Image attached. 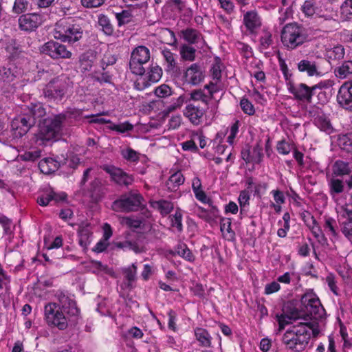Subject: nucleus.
<instances>
[{
	"label": "nucleus",
	"instance_id": "nucleus-1",
	"mask_svg": "<svg viewBox=\"0 0 352 352\" xmlns=\"http://www.w3.org/2000/svg\"><path fill=\"white\" fill-rule=\"evenodd\" d=\"M320 333L318 322H298L287 329L281 338V342L287 351L302 352L305 350L311 336L316 338Z\"/></svg>",
	"mask_w": 352,
	"mask_h": 352
},
{
	"label": "nucleus",
	"instance_id": "nucleus-2",
	"mask_svg": "<svg viewBox=\"0 0 352 352\" xmlns=\"http://www.w3.org/2000/svg\"><path fill=\"white\" fill-rule=\"evenodd\" d=\"M56 296L58 304L49 303L45 307V320L49 325L64 330L68 326L69 317L77 316L80 310L76 302L63 292L57 294Z\"/></svg>",
	"mask_w": 352,
	"mask_h": 352
},
{
	"label": "nucleus",
	"instance_id": "nucleus-3",
	"mask_svg": "<svg viewBox=\"0 0 352 352\" xmlns=\"http://www.w3.org/2000/svg\"><path fill=\"white\" fill-rule=\"evenodd\" d=\"M46 113L43 104L31 103L24 112L15 117L11 122V129L16 138L25 135L36 124L38 118L43 117Z\"/></svg>",
	"mask_w": 352,
	"mask_h": 352
},
{
	"label": "nucleus",
	"instance_id": "nucleus-4",
	"mask_svg": "<svg viewBox=\"0 0 352 352\" xmlns=\"http://www.w3.org/2000/svg\"><path fill=\"white\" fill-rule=\"evenodd\" d=\"M67 117L66 114L60 113L41 121L38 124V133L36 135V142L46 145L48 142L58 140L62 131V124Z\"/></svg>",
	"mask_w": 352,
	"mask_h": 352
},
{
	"label": "nucleus",
	"instance_id": "nucleus-5",
	"mask_svg": "<svg viewBox=\"0 0 352 352\" xmlns=\"http://www.w3.org/2000/svg\"><path fill=\"white\" fill-rule=\"evenodd\" d=\"M300 308L303 313V318H309L313 321L318 322L319 319L323 318L326 314L318 296L313 289H307L300 297Z\"/></svg>",
	"mask_w": 352,
	"mask_h": 352
},
{
	"label": "nucleus",
	"instance_id": "nucleus-6",
	"mask_svg": "<svg viewBox=\"0 0 352 352\" xmlns=\"http://www.w3.org/2000/svg\"><path fill=\"white\" fill-rule=\"evenodd\" d=\"M70 18H64L59 20L55 25L54 36L62 42L74 43L82 38V30L81 28L75 23Z\"/></svg>",
	"mask_w": 352,
	"mask_h": 352
},
{
	"label": "nucleus",
	"instance_id": "nucleus-7",
	"mask_svg": "<svg viewBox=\"0 0 352 352\" xmlns=\"http://www.w3.org/2000/svg\"><path fill=\"white\" fill-rule=\"evenodd\" d=\"M143 201L144 198L137 191H130L115 200L112 203L111 208L116 212L137 211L142 206Z\"/></svg>",
	"mask_w": 352,
	"mask_h": 352
},
{
	"label": "nucleus",
	"instance_id": "nucleus-8",
	"mask_svg": "<svg viewBox=\"0 0 352 352\" xmlns=\"http://www.w3.org/2000/svg\"><path fill=\"white\" fill-rule=\"evenodd\" d=\"M69 79L61 75L50 80L43 89L46 98L60 101L65 96L69 88Z\"/></svg>",
	"mask_w": 352,
	"mask_h": 352
},
{
	"label": "nucleus",
	"instance_id": "nucleus-9",
	"mask_svg": "<svg viewBox=\"0 0 352 352\" xmlns=\"http://www.w3.org/2000/svg\"><path fill=\"white\" fill-rule=\"evenodd\" d=\"M280 37L283 45L288 50L296 49L305 41L301 27L296 23L287 24L281 32Z\"/></svg>",
	"mask_w": 352,
	"mask_h": 352
},
{
	"label": "nucleus",
	"instance_id": "nucleus-10",
	"mask_svg": "<svg viewBox=\"0 0 352 352\" xmlns=\"http://www.w3.org/2000/svg\"><path fill=\"white\" fill-rule=\"evenodd\" d=\"M323 87L321 82L311 87L303 82H289L287 89L297 101L310 104L312 102L313 96L316 94L317 89H322Z\"/></svg>",
	"mask_w": 352,
	"mask_h": 352
},
{
	"label": "nucleus",
	"instance_id": "nucleus-11",
	"mask_svg": "<svg viewBox=\"0 0 352 352\" xmlns=\"http://www.w3.org/2000/svg\"><path fill=\"white\" fill-rule=\"evenodd\" d=\"M150 58L149 50L144 46H138L133 50L129 61L131 72L137 75H143L146 70L143 64Z\"/></svg>",
	"mask_w": 352,
	"mask_h": 352
},
{
	"label": "nucleus",
	"instance_id": "nucleus-12",
	"mask_svg": "<svg viewBox=\"0 0 352 352\" xmlns=\"http://www.w3.org/2000/svg\"><path fill=\"white\" fill-rule=\"evenodd\" d=\"M43 52L54 60L69 59L72 56V52L65 45L54 41H48L43 46Z\"/></svg>",
	"mask_w": 352,
	"mask_h": 352
},
{
	"label": "nucleus",
	"instance_id": "nucleus-13",
	"mask_svg": "<svg viewBox=\"0 0 352 352\" xmlns=\"http://www.w3.org/2000/svg\"><path fill=\"white\" fill-rule=\"evenodd\" d=\"M102 170L110 175L111 179L120 186H129L134 182L132 175L127 174L122 169L114 166L104 165Z\"/></svg>",
	"mask_w": 352,
	"mask_h": 352
},
{
	"label": "nucleus",
	"instance_id": "nucleus-14",
	"mask_svg": "<svg viewBox=\"0 0 352 352\" xmlns=\"http://www.w3.org/2000/svg\"><path fill=\"white\" fill-rule=\"evenodd\" d=\"M42 22V16L36 13L23 14L18 19L19 29L28 32L35 31Z\"/></svg>",
	"mask_w": 352,
	"mask_h": 352
},
{
	"label": "nucleus",
	"instance_id": "nucleus-15",
	"mask_svg": "<svg viewBox=\"0 0 352 352\" xmlns=\"http://www.w3.org/2000/svg\"><path fill=\"white\" fill-rule=\"evenodd\" d=\"M241 158L246 164H256L261 162L263 158V146L260 142H257L252 148L248 145L243 148L241 151Z\"/></svg>",
	"mask_w": 352,
	"mask_h": 352
},
{
	"label": "nucleus",
	"instance_id": "nucleus-16",
	"mask_svg": "<svg viewBox=\"0 0 352 352\" xmlns=\"http://www.w3.org/2000/svg\"><path fill=\"white\" fill-rule=\"evenodd\" d=\"M208 107H201L195 102L188 104L184 109V115L195 126H198L202 122Z\"/></svg>",
	"mask_w": 352,
	"mask_h": 352
},
{
	"label": "nucleus",
	"instance_id": "nucleus-17",
	"mask_svg": "<svg viewBox=\"0 0 352 352\" xmlns=\"http://www.w3.org/2000/svg\"><path fill=\"white\" fill-rule=\"evenodd\" d=\"M243 23L250 34H255L262 25L261 18L256 10H250L243 15Z\"/></svg>",
	"mask_w": 352,
	"mask_h": 352
},
{
	"label": "nucleus",
	"instance_id": "nucleus-18",
	"mask_svg": "<svg viewBox=\"0 0 352 352\" xmlns=\"http://www.w3.org/2000/svg\"><path fill=\"white\" fill-rule=\"evenodd\" d=\"M204 74L199 63H193L188 67L184 73L186 82L197 85L204 80Z\"/></svg>",
	"mask_w": 352,
	"mask_h": 352
},
{
	"label": "nucleus",
	"instance_id": "nucleus-19",
	"mask_svg": "<svg viewBox=\"0 0 352 352\" xmlns=\"http://www.w3.org/2000/svg\"><path fill=\"white\" fill-rule=\"evenodd\" d=\"M318 30L329 33L338 30L340 23L329 16H319L316 19Z\"/></svg>",
	"mask_w": 352,
	"mask_h": 352
},
{
	"label": "nucleus",
	"instance_id": "nucleus-20",
	"mask_svg": "<svg viewBox=\"0 0 352 352\" xmlns=\"http://www.w3.org/2000/svg\"><path fill=\"white\" fill-rule=\"evenodd\" d=\"M185 178L181 170L174 171L165 183V187L169 192H176L184 183Z\"/></svg>",
	"mask_w": 352,
	"mask_h": 352
},
{
	"label": "nucleus",
	"instance_id": "nucleus-21",
	"mask_svg": "<svg viewBox=\"0 0 352 352\" xmlns=\"http://www.w3.org/2000/svg\"><path fill=\"white\" fill-rule=\"evenodd\" d=\"M136 266L133 264L126 268L123 269L122 272L124 275V287H121L123 289L131 290L135 287L134 283L136 280Z\"/></svg>",
	"mask_w": 352,
	"mask_h": 352
},
{
	"label": "nucleus",
	"instance_id": "nucleus-22",
	"mask_svg": "<svg viewBox=\"0 0 352 352\" xmlns=\"http://www.w3.org/2000/svg\"><path fill=\"white\" fill-rule=\"evenodd\" d=\"M337 101L341 107L352 112V91L348 90V88L340 87Z\"/></svg>",
	"mask_w": 352,
	"mask_h": 352
},
{
	"label": "nucleus",
	"instance_id": "nucleus-23",
	"mask_svg": "<svg viewBox=\"0 0 352 352\" xmlns=\"http://www.w3.org/2000/svg\"><path fill=\"white\" fill-rule=\"evenodd\" d=\"M180 36L188 45H193L197 43L200 39H203L201 33L192 28H187L180 31Z\"/></svg>",
	"mask_w": 352,
	"mask_h": 352
},
{
	"label": "nucleus",
	"instance_id": "nucleus-24",
	"mask_svg": "<svg viewBox=\"0 0 352 352\" xmlns=\"http://www.w3.org/2000/svg\"><path fill=\"white\" fill-rule=\"evenodd\" d=\"M283 312L289 317V319H298L303 318L302 309H300L296 307V302L294 300H289L284 303Z\"/></svg>",
	"mask_w": 352,
	"mask_h": 352
},
{
	"label": "nucleus",
	"instance_id": "nucleus-25",
	"mask_svg": "<svg viewBox=\"0 0 352 352\" xmlns=\"http://www.w3.org/2000/svg\"><path fill=\"white\" fill-rule=\"evenodd\" d=\"M171 88L166 85L162 84L157 87H155V108L160 109V106L164 104V100L168 99L172 95Z\"/></svg>",
	"mask_w": 352,
	"mask_h": 352
},
{
	"label": "nucleus",
	"instance_id": "nucleus-26",
	"mask_svg": "<svg viewBox=\"0 0 352 352\" xmlns=\"http://www.w3.org/2000/svg\"><path fill=\"white\" fill-rule=\"evenodd\" d=\"M60 166V162L53 158H45L38 163L40 170L46 175L54 173Z\"/></svg>",
	"mask_w": 352,
	"mask_h": 352
},
{
	"label": "nucleus",
	"instance_id": "nucleus-27",
	"mask_svg": "<svg viewBox=\"0 0 352 352\" xmlns=\"http://www.w3.org/2000/svg\"><path fill=\"white\" fill-rule=\"evenodd\" d=\"M301 217L305 221V224L309 228L313 235L316 238H318L322 232L320 227L315 217L312 216L309 212H304L301 214Z\"/></svg>",
	"mask_w": 352,
	"mask_h": 352
},
{
	"label": "nucleus",
	"instance_id": "nucleus-28",
	"mask_svg": "<svg viewBox=\"0 0 352 352\" xmlns=\"http://www.w3.org/2000/svg\"><path fill=\"white\" fill-rule=\"evenodd\" d=\"M194 332L199 346L202 347H210L212 346V337L208 330L202 327H196Z\"/></svg>",
	"mask_w": 352,
	"mask_h": 352
},
{
	"label": "nucleus",
	"instance_id": "nucleus-29",
	"mask_svg": "<svg viewBox=\"0 0 352 352\" xmlns=\"http://www.w3.org/2000/svg\"><path fill=\"white\" fill-rule=\"evenodd\" d=\"M78 234L79 245L82 248L83 250H86L91 241L92 232L89 227L88 226L80 227Z\"/></svg>",
	"mask_w": 352,
	"mask_h": 352
},
{
	"label": "nucleus",
	"instance_id": "nucleus-30",
	"mask_svg": "<svg viewBox=\"0 0 352 352\" xmlns=\"http://www.w3.org/2000/svg\"><path fill=\"white\" fill-rule=\"evenodd\" d=\"M298 69L300 72H306L309 76H318L320 74L316 63L307 59L301 60L298 63Z\"/></svg>",
	"mask_w": 352,
	"mask_h": 352
},
{
	"label": "nucleus",
	"instance_id": "nucleus-31",
	"mask_svg": "<svg viewBox=\"0 0 352 352\" xmlns=\"http://www.w3.org/2000/svg\"><path fill=\"white\" fill-rule=\"evenodd\" d=\"M158 40L165 44L173 45L177 43L173 31L168 28H160L157 32Z\"/></svg>",
	"mask_w": 352,
	"mask_h": 352
},
{
	"label": "nucleus",
	"instance_id": "nucleus-32",
	"mask_svg": "<svg viewBox=\"0 0 352 352\" xmlns=\"http://www.w3.org/2000/svg\"><path fill=\"white\" fill-rule=\"evenodd\" d=\"M332 171L335 176L342 177L351 173V168L349 162L338 160L333 164Z\"/></svg>",
	"mask_w": 352,
	"mask_h": 352
},
{
	"label": "nucleus",
	"instance_id": "nucleus-33",
	"mask_svg": "<svg viewBox=\"0 0 352 352\" xmlns=\"http://www.w3.org/2000/svg\"><path fill=\"white\" fill-rule=\"evenodd\" d=\"M174 209V204L170 201L164 199L155 201V210L160 212L162 217H166Z\"/></svg>",
	"mask_w": 352,
	"mask_h": 352
},
{
	"label": "nucleus",
	"instance_id": "nucleus-34",
	"mask_svg": "<svg viewBox=\"0 0 352 352\" xmlns=\"http://www.w3.org/2000/svg\"><path fill=\"white\" fill-rule=\"evenodd\" d=\"M196 49L192 45L182 44L179 47L181 58L184 61L193 62L196 58Z\"/></svg>",
	"mask_w": 352,
	"mask_h": 352
},
{
	"label": "nucleus",
	"instance_id": "nucleus-35",
	"mask_svg": "<svg viewBox=\"0 0 352 352\" xmlns=\"http://www.w3.org/2000/svg\"><path fill=\"white\" fill-rule=\"evenodd\" d=\"M231 219L226 217H220V230L224 235L225 238L231 241L234 239L235 233L231 228Z\"/></svg>",
	"mask_w": 352,
	"mask_h": 352
},
{
	"label": "nucleus",
	"instance_id": "nucleus-36",
	"mask_svg": "<svg viewBox=\"0 0 352 352\" xmlns=\"http://www.w3.org/2000/svg\"><path fill=\"white\" fill-rule=\"evenodd\" d=\"M223 63L221 58L215 56L210 69V76L213 80L221 81Z\"/></svg>",
	"mask_w": 352,
	"mask_h": 352
},
{
	"label": "nucleus",
	"instance_id": "nucleus-37",
	"mask_svg": "<svg viewBox=\"0 0 352 352\" xmlns=\"http://www.w3.org/2000/svg\"><path fill=\"white\" fill-rule=\"evenodd\" d=\"M175 252L186 261L193 263L195 261V256L184 243H179L176 246Z\"/></svg>",
	"mask_w": 352,
	"mask_h": 352
},
{
	"label": "nucleus",
	"instance_id": "nucleus-38",
	"mask_svg": "<svg viewBox=\"0 0 352 352\" xmlns=\"http://www.w3.org/2000/svg\"><path fill=\"white\" fill-rule=\"evenodd\" d=\"M168 219H170V226L172 228H175L178 232H182L183 231V214L180 208H177L173 214H169Z\"/></svg>",
	"mask_w": 352,
	"mask_h": 352
},
{
	"label": "nucleus",
	"instance_id": "nucleus-39",
	"mask_svg": "<svg viewBox=\"0 0 352 352\" xmlns=\"http://www.w3.org/2000/svg\"><path fill=\"white\" fill-rule=\"evenodd\" d=\"M329 194L334 197L344 192V186L343 181L340 179L332 178L328 183Z\"/></svg>",
	"mask_w": 352,
	"mask_h": 352
},
{
	"label": "nucleus",
	"instance_id": "nucleus-40",
	"mask_svg": "<svg viewBox=\"0 0 352 352\" xmlns=\"http://www.w3.org/2000/svg\"><path fill=\"white\" fill-rule=\"evenodd\" d=\"M336 76L340 78H346L352 75V60H345L335 69Z\"/></svg>",
	"mask_w": 352,
	"mask_h": 352
},
{
	"label": "nucleus",
	"instance_id": "nucleus-41",
	"mask_svg": "<svg viewBox=\"0 0 352 352\" xmlns=\"http://www.w3.org/2000/svg\"><path fill=\"white\" fill-rule=\"evenodd\" d=\"M190 99L197 103L198 101H201L206 107H208L209 102L211 100L210 98H208V94L204 92V89H195L190 93Z\"/></svg>",
	"mask_w": 352,
	"mask_h": 352
},
{
	"label": "nucleus",
	"instance_id": "nucleus-42",
	"mask_svg": "<svg viewBox=\"0 0 352 352\" xmlns=\"http://www.w3.org/2000/svg\"><path fill=\"white\" fill-rule=\"evenodd\" d=\"M340 148L346 153H352V133L340 137L338 140Z\"/></svg>",
	"mask_w": 352,
	"mask_h": 352
},
{
	"label": "nucleus",
	"instance_id": "nucleus-43",
	"mask_svg": "<svg viewBox=\"0 0 352 352\" xmlns=\"http://www.w3.org/2000/svg\"><path fill=\"white\" fill-rule=\"evenodd\" d=\"M250 195L248 190H243L240 192L238 201L240 206V213L242 214L248 210L250 205Z\"/></svg>",
	"mask_w": 352,
	"mask_h": 352
},
{
	"label": "nucleus",
	"instance_id": "nucleus-44",
	"mask_svg": "<svg viewBox=\"0 0 352 352\" xmlns=\"http://www.w3.org/2000/svg\"><path fill=\"white\" fill-rule=\"evenodd\" d=\"M80 69L82 73L91 70L93 66V60L87 53H84L79 56Z\"/></svg>",
	"mask_w": 352,
	"mask_h": 352
},
{
	"label": "nucleus",
	"instance_id": "nucleus-45",
	"mask_svg": "<svg viewBox=\"0 0 352 352\" xmlns=\"http://www.w3.org/2000/svg\"><path fill=\"white\" fill-rule=\"evenodd\" d=\"M296 147L294 144H292L287 142L285 139H283L277 142L276 150L280 155H288L294 148Z\"/></svg>",
	"mask_w": 352,
	"mask_h": 352
},
{
	"label": "nucleus",
	"instance_id": "nucleus-46",
	"mask_svg": "<svg viewBox=\"0 0 352 352\" xmlns=\"http://www.w3.org/2000/svg\"><path fill=\"white\" fill-rule=\"evenodd\" d=\"M278 63L280 69L283 73L284 78L285 80L287 87H288L289 82L294 83V81L292 79V74L289 72L287 65L284 59H283L282 58H278Z\"/></svg>",
	"mask_w": 352,
	"mask_h": 352
},
{
	"label": "nucleus",
	"instance_id": "nucleus-47",
	"mask_svg": "<svg viewBox=\"0 0 352 352\" xmlns=\"http://www.w3.org/2000/svg\"><path fill=\"white\" fill-rule=\"evenodd\" d=\"M98 24L102 27L103 32L107 35H111L113 32V25L110 23L109 18L104 15L101 14L98 18Z\"/></svg>",
	"mask_w": 352,
	"mask_h": 352
},
{
	"label": "nucleus",
	"instance_id": "nucleus-48",
	"mask_svg": "<svg viewBox=\"0 0 352 352\" xmlns=\"http://www.w3.org/2000/svg\"><path fill=\"white\" fill-rule=\"evenodd\" d=\"M240 107L246 115L253 116L255 113V108L253 104L245 96L241 98Z\"/></svg>",
	"mask_w": 352,
	"mask_h": 352
},
{
	"label": "nucleus",
	"instance_id": "nucleus-49",
	"mask_svg": "<svg viewBox=\"0 0 352 352\" xmlns=\"http://www.w3.org/2000/svg\"><path fill=\"white\" fill-rule=\"evenodd\" d=\"M316 10V0H306L302 6V12L308 16H313Z\"/></svg>",
	"mask_w": 352,
	"mask_h": 352
},
{
	"label": "nucleus",
	"instance_id": "nucleus-50",
	"mask_svg": "<svg viewBox=\"0 0 352 352\" xmlns=\"http://www.w3.org/2000/svg\"><path fill=\"white\" fill-rule=\"evenodd\" d=\"M29 1L28 0H15L12 12L15 14H20L28 10Z\"/></svg>",
	"mask_w": 352,
	"mask_h": 352
},
{
	"label": "nucleus",
	"instance_id": "nucleus-51",
	"mask_svg": "<svg viewBox=\"0 0 352 352\" xmlns=\"http://www.w3.org/2000/svg\"><path fill=\"white\" fill-rule=\"evenodd\" d=\"M162 54L167 63L168 69H173L176 67L175 54L169 50H163Z\"/></svg>",
	"mask_w": 352,
	"mask_h": 352
},
{
	"label": "nucleus",
	"instance_id": "nucleus-52",
	"mask_svg": "<svg viewBox=\"0 0 352 352\" xmlns=\"http://www.w3.org/2000/svg\"><path fill=\"white\" fill-rule=\"evenodd\" d=\"M240 125V121L236 120L230 127V134L227 138V142L229 143L230 145H232L234 144V139L236 138V135L239 133V129Z\"/></svg>",
	"mask_w": 352,
	"mask_h": 352
},
{
	"label": "nucleus",
	"instance_id": "nucleus-53",
	"mask_svg": "<svg viewBox=\"0 0 352 352\" xmlns=\"http://www.w3.org/2000/svg\"><path fill=\"white\" fill-rule=\"evenodd\" d=\"M272 35L267 30L263 31V35L260 38V45L264 50H267L272 44Z\"/></svg>",
	"mask_w": 352,
	"mask_h": 352
},
{
	"label": "nucleus",
	"instance_id": "nucleus-54",
	"mask_svg": "<svg viewBox=\"0 0 352 352\" xmlns=\"http://www.w3.org/2000/svg\"><path fill=\"white\" fill-rule=\"evenodd\" d=\"M19 157L21 160L25 162H34L41 157V151H28L19 155Z\"/></svg>",
	"mask_w": 352,
	"mask_h": 352
},
{
	"label": "nucleus",
	"instance_id": "nucleus-55",
	"mask_svg": "<svg viewBox=\"0 0 352 352\" xmlns=\"http://www.w3.org/2000/svg\"><path fill=\"white\" fill-rule=\"evenodd\" d=\"M219 82H220L213 80L209 82V83L204 86V89L208 91V98H210L211 100L214 98V95L220 91V88L218 85Z\"/></svg>",
	"mask_w": 352,
	"mask_h": 352
},
{
	"label": "nucleus",
	"instance_id": "nucleus-56",
	"mask_svg": "<svg viewBox=\"0 0 352 352\" xmlns=\"http://www.w3.org/2000/svg\"><path fill=\"white\" fill-rule=\"evenodd\" d=\"M153 70L151 67L150 72H148V75L146 77L142 78L138 82V86H140L139 89H144L151 85L153 80Z\"/></svg>",
	"mask_w": 352,
	"mask_h": 352
},
{
	"label": "nucleus",
	"instance_id": "nucleus-57",
	"mask_svg": "<svg viewBox=\"0 0 352 352\" xmlns=\"http://www.w3.org/2000/svg\"><path fill=\"white\" fill-rule=\"evenodd\" d=\"M14 78L13 72L10 68L0 67V80L4 82H10Z\"/></svg>",
	"mask_w": 352,
	"mask_h": 352
},
{
	"label": "nucleus",
	"instance_id": "nucleus-58",
	"mask_svg": "<svg viewBox=\"0 0 352 352\" xmlns=\"http://www.w3.org/2000/svg\"><path fill=\"white\" fill-rule=\"evenodd\" d=\"M132 16L131 12L129 10H123L120 13L116 14V18L118 21V25H122L128 23L131 21Z\"/></svg>",
	"mask_w": 352,
	"mask_h": 352
},
{
	"label": "nucleus",
	"instance_id": "nucleus-59",
	"mask_svg": "<svg viewBox=\"0 0 352 352\" xmlns=\"http://www.w3.org/2000/svg\"><path fill=\"white\" fill-rule=\"evenodd\" d=\"M342 14L346 19L352 18V0H345L341 6Z\"/></svg>",
	"mask_w": 352,
	"mask_h": 352
},
{
	"label": "nucleus",
	"instance_id": "nucleus-60",
	"mask_svg": "<svg viewBox=\"0 0 352 352\" xmlns=\"http://www.w3.org/2000/svg\"><path fill=\"white\" fill-rule=\"evenodd\" d=\"M220 8L223 9L227 14H232L235 8L234 3L231 0H217Z\"/></svg>",
	"mask_w": 352,
	"mask_h": 352
},
{
	"label": "nucleus",
	"instance_id": "nucleus-61",
	"mask_svg": "<svg viewBox=\"0 0 352 352\" xmlns=\"http://www.w3.org/2000/svg\"><path fill=\"white\" fill-rule=\"evenodd\" d=\"M336 227V221L334 219L331 217L325 218L324 228L326 230L329 231L333 236H336L337 234Z\"/></svg>",
	"mask_w": 352,
	"mask_h": 352
},
{
	"label": "nucleus",
	"instance_id": "nucleus-62",
	"mask_svg": "<svg viewBox=\"0 0 352 352\" xmlns=\"http://www.w3.org/2000/svg\"><path fill=\"white\" fill-rule=\"evenodd\" d=\"M286 195L289 198V199L293 202V204L297 207H301L302 204V198L300 195L292 188H290V191L286 192Z\"/></svg>",
	"mask_w": 352,
	"mask_h": 352
},
{
	"label": "nucleus",
	"instance_id": "nucleus-63",
	"mask_svg": "<svg viewBox=\"0 0 352 352\" xmlns=\"http://www.w3.org/2000/svg\"><path fill=\"white\" fill-rule=\"evenodd\" d=\"M280 289V284L276 281H272L265 285L264 289V294L265 295H270L274 293L278 292Z\"/></svg>",
	"mask_w": 352,
	"mask_h": 352
},
{
	"label": "nucleus",
	"instance_id": "nucleus-64",
	"mask_svg": "<svg viewBox=\"0 0 352 352\" xmlns=\"http://www.w3.org/2000/svg\"><path fill=\"white\" fill-rule=\"evenodd\" d=\"M342 232L352 243V222L342 223Z\"/></svg>",
	"mask_w": 352,
	"mask_h": 352
}]
</instances>
